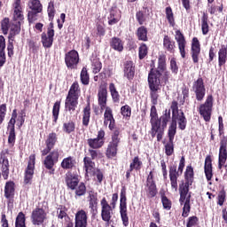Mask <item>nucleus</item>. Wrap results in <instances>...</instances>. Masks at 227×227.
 I'll return each mask as SVG.
<instances>
[{
  "label": "nucleus",
  "instance_id": "bf43d9fd",
  "mask_svg": "<svg viewBox=\"0 0 227 227\" xmlns=\"http://www.w3.org/2000/svg\"><path fill=\"white\" fill-rule=\"evenodd\" d=\"M112 131L113 143H120V141H121V130H120V128L114 127V129Z\"/></svg>",
  "mask_w": 227,
  "mask_h": 227
},
{
  "label": "nucleus",
  "instance_id": "58836bf2",
  "mask_svg": "<svg viewBox=\"0 0 227 227\" xmlns=\"http://www.w3.org/2000/svg\"><path fill=\"white\" fill-rule=\"evenodd\" d=\"M136 35L137 37V40H139L140 42H148V28L141 25L137 29Z\"/></svg>",
  "mask_w": 227,
  "mask_h": 227
},
{
  "label": "nucleus",
  "instance_id": "864d4df0",
  "mask_svg": "<svg viewBox=\"0 0 227 227\" xmlns=\"http://www.w3.org/2000/svg\"><path fill=\"white\" fill-rule=\"evenodd\" d=\"M74 194L75 198H81V196H85L86 195V184L82 182L78 184L76 188L74 189Z\"/></svg>",
  "mask_w": 227,
  "mask_h": 227
},
{
  "label": "nucleus",
  "instance_id": "7ed1b4c3",
  "mask_svg": "<svg viewBox=\"0 0 227 227\" xmlns=\"http://www.w3.org/2000/svg\"><path fill=\"white\" fill-rule=\"evenodd\" d=\"M118 203V192L112 195L111 203L107 202V199L104 197L100 200L101 206V219L105 223H110L113 219L114 210L116 208V204Z\"/></svg>",
  "mask_w": 227,
  "mask_h": 227
},
{
  "label": "nucleus",
  "instance_id": "338daca9",
  "mask_svg": "<svg viewBox=\"0 0 227 227\" xmlns=\"http://www.w3.org/2000/svg\"><path fill=\"white\" fill-rule=\"evenodd\" d=\"M217 200V205L223 207L224 205V201H226V191H224V189L219 192Z\"/></svg>",
  "mask_w": 227,
  "mask_h": 227
},
{
  "label": "nucleus",
  "instance_id": "aec40b11",
  "mask_svg": "<svg viewBox=\"0 0 227 227\" xmlns=\"http://www.w3.org/2000/svg\"><path fill=\"white\" fill-rule=\"evenodd\" d=\"M175 40L177 43L179 52L181 58H185V47L187 45V41L185 40V35L182 34V31L176 30Z\"/></svg>",
  "mask_w": 227,
  "mask_h": 227
},
{
  "label": "nucleus",
  "instance_id": "a19ab883",
  "mask_svg": "<svg viewBox=\"0 0 227 227\" xmlns=\"http://www.w3.org/2000/svg\"><path fill=\"white\" fill-rule=\"evenodd\" d=\"M75 159L72 156H68L67 158H64L60 166L62 169H74L75 168Z\"/></svg>",
  "mask_w": 227,
  "mask_h": 227
},
{
  "label": "nucleus",
  "instance_id": "bb28decb",
  "mask_svg": "<svg viewBox=\"0 0 227 227\" xmlns=\"http://www.w3.org/2000/svg\"><path fill=\"white\" fill-rule=\"evenodd\" d=\"M204 172L207 182H210L214 176V170L212 167V156L207 155L205 159Z\"/></svg>",
  "mask_w": 227,
  "mask_h": 227
},
{
  "label": "nucleus",
  "instance_id": "4468645a",
  "mask_svg": "<svg viewBox=\"0 0 227 227\" xmlns=\"http://www.w3.org/2000/svg\"><path fill=\"white\" fill-rule=\"evenodd\" d=\"M65 63L67 68L74 70L79 65V52L75 50H71L65 54Z\"/></svg>",
  "mask_w": 227,
  "mask_h": 227
},
{
  "label": "nucleus",
  "instance_id": "a211bd4d",
  "mask_svg": "<svg viewBox=\"0 0 227 227\" xmlns=\"http://www.w3.org/2000/svg\"><path fill=\"white\" fill-rule=\"evenodd\" d=\"M200 54H201V44H200L198 37H193L191 48V56L193 63H200Z\"/></svg>",
  "mask_w": 227,
  "mask_h": 227
},
{
  "label": "nucleus",
  "instance_id": "ea45409f",
  "mask_svg": "<svg viewBox=\"0 0 227 227\" xmlns=\"http://www.w3.org/2000/svg\"><path fill=\"white\" fill-rule=\"evenodd\" d=\"M109 91L114 104H120V98H121V96H120V92H118L114 83L112 82L109 84Z\"/></svg>",
  "mask_w": 227,
  "mask_h": 227
},
{
  "label": "nucleus",
  "instance_id": "6e6552de",
  "mask_svg": "<svg viewBox=\"0 0 227 227\" xmlns=\"http://www.w3.org/2000/svg\"><path fill=\"white\" fill-rule=\"evenodd\" d=\"M119 212L123 226H129V211L127 209V187L122 186L120 193Z\"/></svg>",
  "mask_w": 227,
  "mask_h": 227
},
{
  "label": "nucleus",
  "instance_id": "6e6d98bb",
  "mask_svg": "<svg viewBox=\"0 0 227 227\" xmlns=\"http://www.w3.org/2000/svg\"><path fill=\"white\" fill-rule=\"evenodd\" d=\"M148 56V46L146 43H142L138 48V59H145Z\"/></svg>",
  "mask_w": 227,
  "mask_h": 227
},
{
  "label": "nucleus",
  "instance_id": "f3484780",
  "mask_svg": "<svg viewBox=\"0 0 227 227\" xmlns=\"http://www.w3.org/2000/svg\"><path fill=\"white\" fill-rule=\"evenodd\" d=\"M104 126L107 127L109 130H114V127H116V120L114 119V114H113V108L108 106L104 109Z\"/></svg>",
  "mask_w": 227,
  "mask_h": 227
},
{
  "label": "nucleus",
  "instance_id": "c756f323",
  "mask_svg": "<svg viewBox=\"0 0 227 227\" xmlns=\"http://www.w3.org/2000/svg\"><path fill=\"white\" fill-rule=\"evenodd\" d=\"M149 15L150 9H148V7H143V10L136 12V20L139 26H144V24H145Z\"/></svg>",
  "mask_w": 227,
  "mask_h": 227
},
{
  "label": "nucleus",
  "instance_id": "13d9d810",
  "mask_svg": "<svg viewBox=\"0 0 227 227\" xmlns=\"http://www.w3.org/2000/svg\"><path fill=\"white\" fill-rule=\"evenodd\" d=\"M17 109H14L12 114V117L8 122L7 129L8 130H15V123H17Z\"/></svg>",
  "mask_w": 227,
  "mask_h": 227
},
{
  "label": "nucleus",
  "instance_id": "603ef678",
  "mask_svg": "<svg viewBox=\"0 0 227 227\" xmlns=\"http://www.w3.org/2000/svg\"><path fill=\"white\" fill-rule=\"evenodd\" d=\"M87 200L89 205H98V193L95 191H89Z\"/></svg>",
  "mask_w": 227,
  "mask_h": 227
},
{
  "label": "nucleus",
  "instance_id": "774afa93",
  "mask_svg": "<svg viewBox=\"0 0 227 227\" xmlns=\"http://www.w3.org/2000/svg\"><path fill=\"white\" fill-rule=\"evenodd\" d=\"M199 221H200V218H198V216H196V215L190 216L188 218V222L186 223V227L196 226V224H198Z\"/></svg>",
  "mask_w": 227,
  "mask_h": 227
},
{
  "label": "nucleus",
  "instance_id": "2f4dec72",
  "mask_svg": "<svg viewBox=\"0 0 227 227\" xmlns=\"http://www.w3.org/2000/svg\"><path fill=\"white\" fill-rule=\"evenodd\" d=\"M6 39L4 36L0 35V68L4 67L6 63Z\"/></svg>",
  "mask_w": 227,
  "mask_h": 227
},
{
  "label": "nucleus",
  "instance_id": "473e14b6",
  "mask_svg": "<svg viewBox=\"0 0 227 227\" xmlns=\"http://www.w3.org/2000/svg\"><path fill=\"white\" fill-rule=\"evenodd\" d=\"M83 168L85 169V175H91L95 171V161L88 156L83 158Z\"/></svg>",
  "mask_w": 227,
  "mask_h": 227
},
{
  "label": "nucleus",
  "instance_id": "0eeeda50",
  "mask_svg": "<svg viewBox=\"0 0 227 227\" xmlns=\"http://www.w3.org/2000/svg\"><path fill=\"white\" fill-rule=\"evenodd\" d=\"M214 109V96L212 94L207 95L204 103L200 104L199 106V114L206 121H210L212 120V111Z\"/></svg>",
  "mask_w": 227,
  "mask_h": 227
},
{
  "label": "nucleus",
  "instance_id": "72a5a7b5",
  "mask_svg": "<svg viewBox=\"0 0 227 227\" xmlns=\"http://www.w3.org/2000/svg\"><path fill=\"white\" fill-rule=\"evenodd\" d=\"M14 12L12 21L22 24L24 22V14L22 13V7L20 5L13 4Z\"/></svg>",
  "mask_w": 227,
  "mask_h": 227
},
{
  "label": "nucleus",
  "instance_id": "39448f33",
  "mask_svg": "<svg viewBox=\"0 0 227 227\" xmlns=\"http://www.w3.org/2000/svg\"><path fill=\"white\" fill-rule=\"evenodd\" d=\"M184 168H185V157H181L179 161V166L176 170V165H173L169 167V180H170V185L171 189H174V191H178V177L182 176V174L184 173Z\"/></svg>",
  "mask_w": 227,
  "mask_h": 227
},
{
  "label": "nucleus",
  "instance_id": "09e8293b",
  "mask_svg": "<svg viewBox=\"0 0 227 227\" xmlns=\"http://www.w3.org/2000/svg\"><path fill=\"white\" fill-rule=\"evenodd\" d=\"M227 61V51L226 48H221L218 51V67L226 65Z\"/></svg>",
  "mask_w": 227,
  "mask_h": 227
},
{
  "label": "nucleus",
  "instance_id": "8fccbe9b",
  "mask_svg": "<svg viewBox=\"0 0 227 227\" xmlns=\"http://www.w3.org/2000/svg\"><path fill=\"white\" fill-rule=\"evenodd\" d=\"M62 130L65 134H72V132H75V122L74 121L64 122Z\"/></svg>",
  "mask_w": 227,
  "mask_h": 227
},
{
  "label": "nucleus",
  "instance_id": "6ab92c4d",
  "mask_svg": "<svg viewBox=\"0 0 227 227\" xmlns=\"http://www.w3.org/2000/svg\"><path fill=\"white\" fill-rule=\"evenodd\" d=\"M74 227H88V213L84 209L76 212L74 215Z\"/></svg>",
  "mask_w": 227,
  "mask_h": 227
},
{
  "label": "nucleus",
  "instance_id": "3c124183",
  "mask_svg": "<svg viewBox=\"0 0 227 227\" xmlns=\"http://www.w3.org/2000/svg\"><path fill=\"white\" fill-rule=\"evenodd\" d=\"M108 19V25L114 26V24H118L120 22V17L118 15V12L115 10L110 11V14L107 17Z\"/></svg>",
  "mask_w": 227,
  "mask_h": 227
},
{
  "label": "nucleus",
  "instance_id": "dca6fc26",
  "mask_svg": "<svg viewBox=\"0 0 227 227\" xmlns=\"http://www.w3.org/2000/svg\"><path fill=\"white\" fill-rule=\"evenodd\" d=\"M4 196L7 200V205H13L15 201V182L7 181L4 185Z\"/></svg>",
  "mask_w": 227,
  "mask_h": 227
},
{
  "label": "nucleus",
  "instance_id": "680f3d73",
  "mask_svg": "<svg viewBox=\"0 0 227 227\" xmlns=\"http://www.w3.org/2000/svg\"><path fill=\"white\" fill-rule=\"evenodd\" d=\"M121 114L124 117V118H130V116L132 115V108H130V106L129 105H125L121 107Z\"/></svg>",
  "mask_w": 227,
  "mask_h": 227
},
{
  "label": "nucleus",
  "instance_id": "a18cd8bd",
  "mask_svg": "<svg viewBox=\"0 0 227 227\" xmlns=\"http://www.w3.org/2000/svg\"><path fill=\"white\" fill-rule=\"evenodd\" d=\"M201 31L202 35H208V31H210V27L208 26V14L203 13L201 17Z\"/></svg>",
  "mask_w": 227,
  "mask_h": 227
},
{
  "label": "nucleus",
  "instance_id": "393cba45",
  "mask_svg": "<svg viewBox=\"0 0 227 227\" xmlns=\"http://www.w3.org/2000/svg\"><path fill=\"white\" fill-rule=\"evenodd\" d=\"M124 77H127L129 81H132L134 76L136 75V66H134V62L132 60H127L124 63Z\"/></svg>",
  "mask_w": 227,
  "mask_h": 227
},
{
  "label": "nucleus",
  "instance_id": "20e7f679",
  "mask_svg": "<svg viewBox=\"0 0 227 227\" xmlns=\"http://www.w3.org/2000/svg\"><path fill=\"white\" fill-rule=\"evenodd\" d=\"M176 121L178 124V129H180V130H185L187 127V118L185 117L184 111L180 110V113L177 114L175 118H172V122L168 127V132L169 143H173V139H175V136L176 134Z\"/></svg>",
  "mask_w": 227,
  "mask_h": 227
},
{
  "label": "nucleus",
  "instance_id": "5701e85b",
  "mask_svg": "<svg viewBox=\"0 0 227 227\" xmlns=\"http://www.w3.org/2000/svg\"><path fill=\"white\" fill-rule=\"evenodd\" d=\"M41 42L44 49H51L52 43H54V30L47 31V33L43 32L41 35Z\"/></svg>",
  "mask_w": 227,
  "mask_h": 227
},
{
  "label": "nucleus",
  "instance_id": "f8f14e48",
  "mask_svg": "<svg viewBox=\"0 0 227 227\" xmlns=\"http://www.w3.org/2000/svg\"><path fill=\"white\" fill-rule=\"evenodd\" d=\"M47 221V212L43 207H35L31 214V223L34 226H42Z\"/></svg>",
  "mask_w": 227,
  "mask_h": 227
},
{
  "label": "nucleus",
  "instance_id": "ddd939ff",
  "mask_svg": "<svg viewBox=\"0 0 227 227\" xmlns=\"http://www.w3.org/2000/svg\"><path fill=\"white\" fill-rule=\"evenodd\" d=\"M35 162H36V156L35 154H31L29 156L27 166L25 169L24 184H26V185H27V184H31V180H33V176L35 175Z\"/></svg>",
  "mask_w": 227,
  "mask_h": 227
},
{
  "label": "nucleus",
  "instance_id": "9d476101",
  "mask_svg": "<svg viewBox=\"0 0 227 227\" xmlns=\"http://www.w3.org/2000/svg\"><path fill=\"white\" fill-rule=\"evenodd\" d=\"M20 26H22V23L17 22H13L11 25V30L8 35L9 41L7 44V54L9 58H12L14 54L13 41L15 40V36L20 33Z\"/></svg>",
  "mask_w": 227,
  "mask_h": 227
},
{
  "label": "nucleus",
  "instance_id": "5fc2aeb1",
  "mask_svg": "<svg viewBox=\"0 0 227 227\" xmlns=\"http://www.w3.org/2000/svg\"><path fill=\"white\" fill-rule=\"evenodd\" d=\"M92 73L98 74L100 70H102V62H100V59L94 58L91 60Z\"/></svg>",
  "mask_w": 227,
  "mask_h": 227
},
{
  "label": "nucleus",
  "instance_id": "4d7b16f0",
  "mask_svg": "<svg viewBox=\"0 0 227 227\" xmlns=\"http://www.w3.org/2000/svg\"><path fill=\"white\" fill-rule=\"evenodd\" d=\"M15 227H26V215L20 212L15 220Z\"/></svg>",
  "mask_w": 227,
  "mask_h": 227
},
{
  "label": "nucleus",
  "instance_id": "0e129e2a",
  "mask_svg": "<svg viewBox=\"0 0 227 227\" xmlns=\"http://www.w3.org/2000/svg\"><path fill=\"white\" fill-rule=\"evenodd\" d=\"M10 29V18H4L1 22V30L4 35H6Z\"/></svg>",
  "mask_w": 227,
  "mask_h": 227
},
{
  "label": "nucleus",
  "instance_id": "4c0bfd02",
  "mask_svg": "<svg viewBox=\"0 0 227 227\" xmlns=\"http://www.w3.org/2000/svg\"><path fill=\"white\" fill-rule=\"evenodd\" d=\"M118 155V144L111 143L108 145L106 151V157L108 159H114Z\"/></svg>",
  "mask_w": 227,
  "mask_h": 227
},
{
  "label": "nucleus",
  "instance_id": "b1692460",
  "mask_svg": "<svg viewBox=\"0 0 227 227\" xmlns=\"http://www.w3.org/2000/svg\"><path fill=\"white\" fill-rule=\"evenodd\" d=\"M0 166L4 180H8L10 176V161L8 158L4 157V154H0Z\"/></svg>",
  "mask_w": 227,
  "mask_h": 227
},
{
  "label": "nucleus",
  "instance_id": "412c9836",
  "mask_svg": "<svg viewBox=\"0 0 227 227\" xmlns=\"http://www.w3.org/2000/svg\"><path fill=\"white\" fill-rule=\"evenodd\" d=\"M98 104L100 111H104L107 106V88L100 87L98 91Z\"/></svg>",
  "mask_w": 227,
  "mask_h": 227
},
{
  "label": "nucleus",
  "instance_id": "f257e3e1",
  "mask_svg": "<svg viewBox=\"0 0 227 227\" xmlns=\"http://www.w3.org/2000/svg\"><path fill=\"white\" fill-rule=\"evenodd\" d=\"M171 79V72L168 70L166 63V55L161 54L158 58V67L153 66L147 77V82L150 90L151 102L153 106L150 111V123L152 125V132L159 129V114H157V104H159V91L161 86H166Z\"/></svg>",
  "mask_w": 227,
  "mask_h": 227
},
{
  "label": "nucleus",
  "instance_id": "49530a36",
  "mask_svg": "<svg viewBox=\"0 0 227 227\" xmlns=\"http://www.w3.org/2000/svg\"><path fill=\"white\" fill-rule=\"evenodd\" d=\"M80 81L83 86H88L90 84V73H88V68H82L80 73Z\"/></svg>",
  "mask_w": 227,
  "mask_h": 227
},
{
  "label": "nucleus",
  "instance_id": "f03ea898",
  "mask_svg": "<svg viewBox=\"0 0 227 227\" xmlns=\"http://www.w3.org/2000/svg\"><path fill=\"white\" fill-rule=\"evenodd\" d=\"M191 185H192V184L185 181L179 184V203L184 206L182 217H189V214H191V198L192 194V192H189Z\"/></svg>",
  "mask_w": 227,
  "mask_h": 227
},
{
  "label": "nucleus",
  "instance_id": "a878e982",
  "mask_svg": "<svg viewBox=\"0 0 227 227\" xmlns=\"http://www.w3.org/2000/svg\"><path fill=\"white\" fill-rule=\"evenodd\" d=\"M227 160V144L222 143L219 149L218 155V169H223V166L226 164Z\"/></svg>",
  "mask_w": 227,
  "mask_h": 227
},
{
  "label": "nucleus",
  "instance_id": "79ce46f5",
  "mask_svg": "<svg viewBox=\"0 0 227 227\" xmlns=\"http://www.w3.org/2000/svg\"><path fill=\"white\" fill-rule=\"evenodd\" d=\"M165 15L170 27H175L176 22L175 21V13L173 12L171 6L166 7Z\"/></svg>",
  "mask_w": 227,
  "mask_h": 227
},
{
  "label": "nucleus",
  "instance_id": "cd10ccee",
  "mask_svg": "<svg viewBox=\"0 0 227 227\" xmlns=\"http://www.w3.org/2000/svg\"><path fill=\"white\" fill-rule=\"evenodd\" d=\"M163 49L169 54H175L176 49V43L171 39L169 35H164L163 37Z\"/></svg>",
  "mask_w": 227,
  "mask_h": 227
},
{
  "label": "nucleus",
  "instance_id": "c9c22d12",
  "mask_svg": "<svg viewBox=\"0 0 227 227\" xmlns=\"http://www.w3.org/2000/svg\"><path fill=\"white\" fill-rule=\"evenodd\" d=\"M91 118V106L90 101H88L87 106L83 108L82 121V123L83 127H88L90 125V119Z\"/></svg>",
  "mask_w": 227,
  "mask_h": 227
},
{
  "label": "nucleus",
  "instance_id": "e2e57ef3",
  "mask_svg": "<svg viewBox=\"0 0 227 227\" xmlns=\"http://www.w3.org/2000/svg\"><path fill=\"white\" fill-rule=\"evenodd\" d=\"M38 13H42V12L28 11L27 20H28L29 24H33V22L38 20Z\"/></svg>",
  "mask_w": 227,
  "mask_h": 227
},
{
  "label": "nucleus",
  "instance_id": "37998d69",
  "mask_svg": "<svg viewBox=\"0 0 227 227\" xmlns=\"http://www.w3.org/2000/svg\"><path fill=\"white\" fill-rule=\"evenodd\" d=\"M184 182L192 184L194 183V168L192 165L186 167L184 171Z\"/></svg>",
  "mask_w": 227,
  "mask_h": 227
},
{
  "label": "nucleus",
  "instance_id": "c85d7f7f",
  "mask_svg": "<svg viewBox=\"0 0 227 227\" xmlns=\"http://www.w3.org/2000/svg\"><path fill=\"white\" fill-rule=\"evenodd\" d=\"M143 166V161L139 160V156H136L129 165V168L126 171V179L130 180V174L135 169V171H139Z\"/></svg>",
  "mask_w": 227,
  "mask_h": 227
},
{
  "label": "nucleus",
  "instance_id": "1a4fd4ad",
  "mask_svg": "<svg viewBox=\"0 0 227 227\" xmlns=\"http://www.w3.org/2000/svg\"><path fill=\"white\" fill-rule=\"evenodd\" d=\"M192 91H193L197 102H203V100H205L207 88L205 87L203 77L199 76L198 79L192 82Z\"/></svg>",
  "mask_w": 227,
  "mask_h": 227
},
{
  "label": "nucleus",
  "instance_id": "c03bdc74",
  "mask_svg": "<svg viewBox=\"0 0 227 227\" xmlns=\"http://www.w3.org/2000/svg\"><path fill=\"white\" fill-rule=\"evenodd\" d=\"M60 109H61V100L56 101L52 107L53 125H56L58 123Z\"/></svg>",
  "mask_w": 227,
  "mask_h": 227
},
{
  "label": "nucleus",
  "instance_id": "052dcab7",
  "mask_svg": "<svg viewBox=\"0 0 227 227\" xmlns=\"http://www.w3.org/2000/svg\"><path fill=\"white\" fill-rule=\"evenodd\" d=\"M47 12L49 16V20L51 21L54 20V16L56 15V9L54 8V1L49 2Z\"/></svg>",
  "mask_w": 227,
  "mask_h": 227
},
{
  "label": "nucleus",
  "instance_id": "de8ad7c7",
  "mask_svg": "<svg viewBox=\"0 0 227 227\" xmlns=\"http://www.w3.org/2000/svg\"><path fill=\"white\" fill-rule=\"evenodd\" d=\"M28 8L34 12H43V5H42L40 0H29Z\"/></svg>",
  "mask_w": 227,
  "mask_h": 227
},
{
  "label": "nucleus",
  "instance_id": "69168bd1",
  "mask_svg": "<svg viewBox=\"0 0 227 227\" xmlns=\"http://www.w3.org/2000/svg\"><path fill=\"white\" fill-rule=\"evenodd\" d=\"M164 148L167 157H171L175 153V145L173 143H166Z\"/></svg>",
  "mask_w": 227,
  "mask_h": 227
},
{
  "label": "nucleus",
  "instance_id": "e433bc0d",
  "mask_svg": "<svg viewBox=\"0 0 227 227\" xmlns=\"http://www.w3.org/2000/svg\"><path fill=\"white\" fill-rule=\"evenodd\" d=\"M110 47L117 52H123V41L119 37H112L110 40Z\"/></svg>",
  "mask_w": 227,
  "mask_h": 227
},
{
  "label": "nucleus",
  "instance_id": "4be33fe9",
  "mask_svg": "<svg viewBox=\"0 0 227 227\" xmlns=\"http://www.w3.org/2000/svg\"><path fill=\"white\" fill-rule=\"evenodd\" d=\"M65 182L67 189L75 191L77 185H79V176L72 174V172H67L65 176Z\"/></svg>",
  "mask_w": 227,
  "mask_h": 227
},
{
  "label": "nucleus",
  "instance_id": "423d86ee",
  "mask_svg": "<svg viewBox=\"0 0 227 227\" xmlns=\"http://www.w3.org/2000/svg\"><path fill=\"white\" fill-rule=\"evenodd\" d=\"M169 120H171V109H166L159 119V128L157 129H153L152 132V137H155V136H157V141H160L162 139V136H164V129L168 127Z\"/></svg>",
  "mask_w": 227,
  "mask_h": 227
},
{
  "label": "nucleus",
  "instance_id": "f704fd0d",
  "mask_svg": "<svg viewBox=\"0 0 227 227\" xmlns=\"http://www.w3.org/2000/svg\"><path fill=\"white\" fill-rule=\"evenodd\" d=\"M67 97L78 99L81 97V87L79 86V82L77 81L72 83L68 90Z\"/></svg>",
  "mask_w": 227,
  "mask_h": 227
},
{
  "label": "nucleus",
  "instance_id": "7c9ffc66",
  "mask_svg": "<svg viewBox=\"0 0 227 227\" xmlns=\"http://www.w3.org/2000/svg\"><path fill=\"white\" fill-rule=\"evenodd\" d=\"M77 106H79V98L67 96L66 101H65L66 111H68V113H74V111L77 109Z\"/></svg>",
  "mask_w": 227,
  "mask_h": 227
},
{
  "label": "nucleus",
  "instance_id": "9b49d317",
  "mask_svg": "<svg viewBox=\"0 0 227 227\" xmlns=\"http://www.w3.org/2000/svg\"><path fill=\"white\" fill-rule=\"evenodd\" d=\"M58 160H59V152L58 150H54L45 157L43 166L46 169H49V175H54L56 171L54 166Z\"/></svg>",
  "mask_w": 227,
  "mask_h": 227
},
{
  "label": "nucleus",
  "instance_id": "2eb2a0df",
  "mask_svg": "<svg viewBox=\"0 0 227 227\" xmlns=\"http://www.w3.org/2000/svg\"><path fill=\"white\" fill-rule=\"evenodd\" d=\"M146 192L147 198H155L159 191L157 190V184L153 178V171H150L146 177Z\"/></svg>",
  "mask_w": 227,
  "mask_h": 227
}]
</instances>
